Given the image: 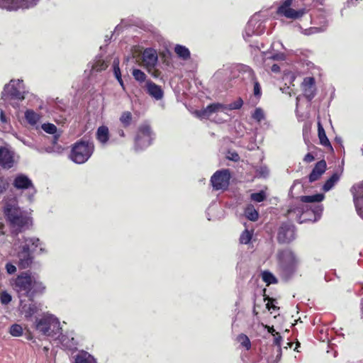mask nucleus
I'll use <instances>...</instances> for the list:
<instances>
[{"mask_svg":"<svg viewBox=\"0 0 363 363\" xmlns=\"http://www.w3.org/2000/svg\"><path fill=\"white\" fill-rule=\"evenodd\" d=\"M9 187V182L6 178L0 175V194H4Z\"/></svg>","mask_w":363,"mask_h":363,"instance_id":"nucleus-47","label":"nucleus"},{"mask_svg":"<svg viewBox=\"0 0 363 363\" xmlns=\"http://www.w3.org/2000/svg\"><path fill=\"white\" fill-rule=\"evenodd\" d=\"M26 93L23 80L11 79L4 86L2 96L4 100L22 101Z\"/></svg>","mask_w":363,"mask_h":363,"instance_id":"nucleus-7","label":"nucleus"},{"mask_svg":"<svg viewBox=\"0 0 363 363\" xmlns=\"http://www.w3.org/2000/svg\"><path fill=\"white\" fill-rule=\"evenodd\" d=\"M152 140L150 127L148 125H142L140 126L135 139V149L141 150L147 147L151 144Z\"/></svg>","mask_w":363,"mask_h":363,"instance_id":"nucleus-10","label":"nucleus"},{"mask_svg":"<svg viewBox=\"0 0 363 363\" xmlns=\"http://www.w3.org/2000/svg\"><path fill=\"white\" fill-rule=\"evenodd\" d=\"M326 169L327 164L325 160L318 162L308 176L309 182L312 183L318 180L325 173Z\"/></svg>","mask_w":363,"mask_h":363,"instance_id":"nucleus-22","label":"nucleus"},{"mask_svg":"<svg viewBox=\"0 0 363 363\" xmlns=\"http://www.w3.org/2000/svg\"><path fill=\"white\" fill-rule=\"evenodd\" d=\"M12 300L11 295L6 291H3L0 293V302L2 305L9 304Z\"/></svg>","mask_w":363,"mask_h":363,"instance_id":"nucleus-40","label":"nucleus"},{"mask_svg":"<svg viewBox=\"0 0 363 363\" xmlns=\"http://www.w3.org/2000/svg\"><path fill=\"white\" fill-rule=\"evenodd\" d=\"M328 22V21L326 19L325 16H324L323 21H320V23H323V25L321 27H312L308 29H305L303 33L305 35H308L313 33L322 32L325 30Z\"/></svg>","mask_w":363,"mask_h":363,"instance_id":"nucleus-30","label":"nucleus"},{"mask_svg":"<svg viewBox=\"0 0 363 363\" xmlns=\"http://www.w3.org/2000/svg\"><path fill=\"white\" fill-rule=\"evenodd\" d=\"M262 176L266 177V175L268 174V170L267 169H264L261 172Z\"/></svg>","mask_w":363,"mask_h":363,"instance_id":"nucleus-61","label":"nucleus"},{"mask_svg":"<svg viewBox=\"0 0 363 363\" xmlns=\"http://www.w3.org/2000/svg\"><path fill=\"white\" fill-rule=\"evenodd\" d=\"M18 140H20L21 143H23L25 145L29 147H31V148H34L35 147V145L33 144V143L29 140H26L23 137H21V136H19L17 135V133H13V134Z\"/></svg>","mask_w":363,"mask_h":363,"instance_id":"nucleus-49","label":"nucleus"},{"mask_svg":"<svg viewBox=\"0 0 363 363\" xmlns=\"http://www.w3.org/2000/svg\"><path fill=\"white\" fill-rule=\"evenodd\" d=\"M107 67L106 63L101 60H97L93 65V69L96 72H100L105 69Z\"/></svg>","mask_w":363,"mask_h":363,"instance_id":"nucleus-46","label":"nucleus"},{"mask_svg":"<svg viewBox=\"0 0 363 363\" xmlns=\"http://www.w3.org/2000/svg\"><path fill=\"white\" fill-rule=\"evenodd\" d=\"M261 276L262 280L267 284V286L277 283V278L269 271L262 272Z\"/></svg>","mask_w":363,"mask_h":363,"instance_id":"nucleus-34","label":"nucleus"},{"mask_svg":"<svg viewBox=\"0 0 363 363\" xmlns=\"http://www.w3.org/2000/svg\"><path fill=\"white\" fill-rule=\"evenodd\" d=\"M113 73L116 77V78H120L121 77V73L119 67V60L118 58H115L113 62Z\"/></svg>","mask_w":363,"mask_h":363,"instance_id":"nucleus-45","label":"nucleus"},{"mask_svg":"<svg viewBox=\"0 0 363 363\" xmlns=\"http://www.w3.org/2000/svg\"><path fill=\"white\" fill-rule=\"evenodd\" d=\"M301 88L305 97L308 100H311L315 94V85L314 78L306 77L301 84Z\"/></svg>","mask_w":363,"mask_h":363,"instance_id":"nucleus-21","label":"nucleus"},{"mask_svg":"<svg viewBox=\"0 0 363 363\" xmlns=\"http://www.w3.org/2000/svg\"><path fill=\"white\" fill-rule=\"evenodd\" d=\"M96 138L101 143H106L109 138L108 128L106 126H100L96 132Z\"/></svg>","mask_w":363,"mask_h":363,"instance_id":"nucleus-27","label":"nucleus"},{"mask_svg":"<svg viewBox=\"0 0 363 363\" xmlns=\"http://www.w3.org/2000/svg\"><path fill=\"white\" fill-rule=\"evenodd\" d=\"M213 113L221 115V118L217 121L218 123H223V121H226L229 116L227 113V106L219 103L210 104L206 108L196 111L197 116L201 118H209Z\"/></svg>","mask_w":363,"mask_h":363,"instance_id":"nucleus-8","label":"nucleus"},{"mask_svg":"<svg viewBox=\"0 0 363 363\" xmlns=\"http://www.w3.org/2000/svg\"><path fill=\"white\" fill-rule=\"evenodd\" d=\"M29 252H31V244H29Z\"/></svg>","mask_w":363,"mask_h":363,"instance_id":"nucleus-64","label":"nucleus"},{"mask_svg":"<svg viewBox=\"0 0 363 363\" xmlns=\"http://www.w3.org/2000/svg\"><path fill=\"white\" fill-rule=\"evenodd\" d=\"M333 343H330V344L329 345V347H330L332 350H333V351H334V357H336L337 356L338 352H337V350H335V349L333 347Z\"/></svg>","mask_w":363,"mask_h":363,"instance_id":"nucleus-59","label":"nucleus"},{"mask_svg":"<svg viewBox=\"0 0 363 363\" xmlns=\"http://www.w3.org/2000/svg\"><path fill=\"white\" fill-rule=\"evenodd\" d=\"M286 60V55L283 52H277V53H265L264 54V63L265 67L270 66L271 60L276 61H284Z\"/></svg>","mask_w":363,"mask_h":363,"instance_id":"nucleus-25","label":"nucleus"},{"mask_svg":"<svg viewBox=\"0 0 363 363\" xmlns=\"http://www.w3.org/2000/svg\"><path fill=\"white\" fill-rule=\"evenodd\" d=\"M253 94L254 96L259 99L262 95L261 86L259 83L255 80L254 81V88H253Z\"/></svg>","mask_w":363,"mask_h":363,"instance_id":"nucleus-48","label":"nucleus"},{"mask_svg":"<svg viewBox=\"0 0 363 363\" xmlns=\"http://www.w3.org/2000/svg\"><path fill=\"white\" fill-rule=\"evenodd\" d=\"M42 129L49 134H55L57 132V127L52 123H44L42 125Z\"/></svg>","mask_w":363,"mask_h":363,"instance_id":"nucleus-44","label":"nucleus"},{"mask_svg":"<svg viewBox=\"0 0 363 363\" xmlns=\"http://www.w3.org/2000/svg\"><path fill=\"white\" fill-rule=\"evenodd\" d=\"M132 74L134 79L139 82H143L146 79V74L140 69H133Z\"/></svg>","mask_w":363,"mask_h":363,"instance_id":"nucleus-39","label":"nucleus"},{"mask_svg":"<svg viewBox=\"0 0 363 363\" xmlns=\"http://www.w3.org/2000/svg\"><path fill=\"white\" fill-rule=\"evenodd\" d=\"M116 79L119 82L120 85L124 89V84H123V81L122 79V77L117 78Z\"/></svg>","mask_w":363,"mask_h":363,"instance_id":"nucleus-60","label":"nucleus"},{"mask_svg":"<svg viewBox=\"0 0 363 363\" xmlns=\"http://www.w3.org/2000/svg\"><path fill=\"white\" fill-rule=\"evenodd\" d=\"M230 179V174L228 169H221L216 172L211 179L213 189L224 190L228 188Z\"/></svg>","mask_w":363,"mask_h":363,"instance_id":"nucleus-12","label":"nucleus"},{"mask_svg":"<svg viewBox=\"0 0 363 363\" xmlns=\"http://www.w3.org/2000/svg\"><path fill=\"white\" fill-rule=\"evenodd\" d=\"M267 308L270 310L272 308V306H270V303H267Z\"/></svg>","mask_w":363,"mask_h":363,"instance_id":"nucleus-63","label":"nucleus"},{"mask_svg":"<svg viewBox=\"0 0 363 363\" xmlns=\"http://www.w3.org/2000/svg\"><path fill=\"white\" fill-rule=\"evenodd\" d=\"M74 363H97V362L94 356L82 350L75 356Z\"/></svg>","mask_w":363,"mask_h":363,"instance_id":"nucleus-24","label":"nucleus"},{"mask_svg":"<svg viewBox=\"0 0 363 363\" xmlns=\"http://www.w3.org/2000/svg\"><path fill=\"white\" fill-rule=\"evenodd\" d=\"M13 185L16 189H28L31 191V196L28 197L30 201L33 200V196L35 193L32 181L25 174H20L16 176L13 179Z\"/></svg>","mask_w":363,"mask_h":363,"instance_id":"nucleus-18","label":"nucleus"},{"mask_svg":"<svg viewBox=\"0 0 363 363\" xmlns=\"http://www.w3.org/2000/svg\"><path fill=\"white\" fill-rule=\"evenodd\" d=\"M21 246L28 247V250H29V244H31V253L37 251L38 250V253L43 254L46 252L45 244L38 238L31 237L26 238L22 236L20 238Z\"/></svg>","mask_w":363,"mask_h":363,"instance_id":"nucleus-19","label":"nucleus"},{"mask_svg":"<svg viewBox=\"0 0 363 363\" xmlns=\"http://www.w3.org/2000/svg\"><path fill=\"white\" fill-rule=\"evenodd\" d=\"M310 208L313 213L314 218L313 222H316L320 218L322 215L323 207L320 204L311 206ZM309 211L308 210V206H305L303 203H298L291 206L288 211L287 214L291 219L295 220L299 223H303L306 220H312L311 218L308 217Z\"/></svg>","mask_w":363,"mask_h":363,"instance_id":"nucleus-4","label":"nucleus"},{"mask_svg":"<svg viewBox=\"0 0 363 363\" xmlns=\"http://www.w3.org/2000/svg\"><path fill=\"white\" fill-rule=\"evenodd\" d=\"M230 158V160H232L233 161H238L240 157H239L238 154H237L236 152H233L231 154V157Z\"/></svg>","mask_w":363,"mask_h":363,"instance_id":"nucleus-58","label":"nucleus"},{"mask_svg":"<svg viewBox=\"0 0 363 363\" xmlns=\"http://www.w3.org/2000/svg\"><path fill=\"white\" fill-rule=\"evenodd\" d=\"M278 269L281 277L288 279L296 271L298 260L290 250H284L277 254Z\"/></svg>","mask_w":363,"mask_h":363,"instance_id":"nucleus-5","label":"nucleus"},{"mask_svg":"<svg viewBox=\"0 0 363 363\" xmlns=\"http://www.w3.org/2000/svg\"><path fill=\"white\" fill-rule=\"evenodd\" d=\"M265 25L259 13L255 14L248 21L243 34L245 40L252 35H259L264 32Z\"/></svg>","mask_w":363,"mask_h":363,"instance_id":"nucleus-9","label":"nucleus"},{"mask_svg":"<svg viewBox=\"0 0 363 363\" xmlns=\"http://www.w3.org/2000/svg\"><path fill=\"white\" fill-rule=\"evenodd\" d=\"M5 269L8 274H13L16 272V267L11 263H7Z\"/></svg>","mask_w":363,"mask_h":363,"instance_id":"nucleus-50","label":"nucleus"},{"mask_svg":"<svg viewBox=\"0 0 363 363\" xmlns=\"http://www.w3.org/2000/svg\"><path fill=\"white\" fill-rule=\"evenodd\" d=\"M237 341L246 350H250L251 347V342L249 337L245 334H240L237 337Z\"/></svg>","mask_w":363,"mask_h":363,"instance_id":"nucleus-35","label":"nucleus"},{"mask_svg":"<svg viewBox=\"0 0 363 363\" xmlns=\"http://www.w3.org/2000/svg\"><path fill=\"white\" fill-rule=\"evenodd\" d=\"M245 215L247 218L255 221L258 218V212L252 205H248L245 209Z\"/></svg>","mask_w":363,"mask_h":363,"instance_id":"nucleus-31","label":"nucleus"},{"mask_svg":"<svg viewBox=\"0 0 363 363\" xmlns=\"http://www.w3.org/2000/svg\"><path fill=\"white\" fill-rule=\"evenodd\" d=\"M174 52L179 58L184 60H186L190 58V51L184 45H177L174 47Z\"/></svg>","mask_w":363,"mask_h":363,"instance_id":"nucleus-28","label":"nucleus"},{"mask_svg":"<svg viewBox=\"0 0 363 363\" xmlns=\"http://www.w3.org/2000/svg\"><path fill=\"white\" fill-rule=\"evenodd\" d=\"M274 338V344L278 346L279 347H281V342L282 340L281 336L279 334V333H276Z\"/></svg>","mask_w":363,"mask_h":363,"instance_id":"nucleus-51","label":"nucleus"},{"mask_svg":"<svg viewBox=\"0 0 363 363\" xmlns=\"http://www.w3.org/2000/svg\"><path fill=\"white\" fill-rule=\"evenodd\" d=\"M252 239V233L245 230L240 235V241L242 244H248Z\"/></svg>","mask_w":363,"mask_h":363,"instance_id":"nucleus-42","label":"nucleus"},{"mask_svg":"<svg viewBox=\"0 0 363 363\" xmlns=\"http://www.w3.org/2000/svg\"><path fill=\"white\" fill-rule=\"evenodd\" d=\"M242 69L244 72H247L250 77L254 78V72L250 67L243 65Z\"/></svg>","mask_w":363,"mask_h":363,"instance_id":"nucleus-52","label":"nucleus"},{"mask_svg":"<svg viewBox=\"0 0 363 363\" xmlns=\"http://www.w3.org/2000/svg\"><path fill=\"white\" fill-rule=\"evenodd\" d=\"M141 65L145 67L148 72H151L158 62V55L156 50L146 48L142 53Z\"/></svg>","mask_w":363,"mask_h":363,"instance_id":"nucleus-15","label":"nucleus"},{"mask_svg":"<svg viewBox=\"0 0 363 363\" xmlns=\"http://www.w3.org/2000/svg\"><path fill=\"white\" fill-rule=\"evenodd\" d=\"M242 104H243V101H242V99L239 98L234 102H233L228 105H225V106H227V111H229V110L240 109L242 107Z\"/></svg>","mask_w":363,"mask_h":363,"instance_id":"nucleus-43","label":"nucleus"},{"mask_svg":"<svg viewBox=\"0 0 363 363\" xmlns=\"http://www.w3.org/2000/svg\"><path fill=\"white\" fill-rule=\"evenodd\" d=\"M252 118L258 123H260L265 118V114L262 108L258 107L255 109L252 113Z\"/></svg>","mask_w":363,"mask_h":363,"instance_id":"nucleus-38","label":"nucleus"},{"mask_svg":"<svg viewBox=\"0 0 363 363\" xmlns=\"http://www.w3.org/2000/svg\"><path fill=\"white\" fill-rule=\"evenodd\" d=\"M271 71L274 73H279L280 72V67L277 64H273L271 66Z\"/></svg>","mask_w":363,"mask_h":363,"instance_id":"nucleus-55","label":"nucleus"},{"mask_svg":"<svg viewBox=\"0 0 363 363\" xmlns=\"http://www.w3.org/2000/svg\"><path fill=\"white\" fill-rule=\"evenodd\" d=\"M324 198L323 194H316L311 196H302L300 197V201L302 203H320Z\"/></svg>","mask_w":363,"mask_h":363,"instance_id":"nucleus-29","label":"nucleus"},{"mask_svg":"<svg viewBox=\"0 0 363 363\" xmlns=\"http://www.w3.org/2000/svg\"><path fill=\"white\" fill-rule=\"evenodd\" d=\"M0 121L2 123H6L9 121V118L6 117L4 112L1 109H0Z\"/></svg>","mask_w":363,"mask_h":363,"instance_id":"nucleus-54","label":"nucleus"},{"mask_svg":"<svg viewBox=\"0 0 363 363\" xmlns=\"http://www.w3.org/2000/svg\"><path fill=\"white\" fill-rule=\"evenodd\" d=\"M34 327L37 331L43 335L64 341L60 322L52 314L45 313L40 318H36L34 322Z\"/></svg>","mask_w":363,"mask_h":363,"instance_id":"nucleus-3","label":"nucleus"},{"mask_svg":"<svg viewBox=\"0 0 363 363\" xmlns=\"http://www.w3.org/2000/svg\"><path fill=\"white\" fill-rule=\"evenodd\" d=\"M39 0H0V7L9 11L28 9L35 6Z\"/></svg>","mask_w":363,"mask_h":363,"instance_id":"nucleus-14","label":"nucleus"},{"mask_svg":"<svg viewBox=\"0 0 363 363\" xmlns=\"http://www.w3.org/2000/svg\"><path fill=\"white\" fill-rule=\"evenodd\" d=\"M4 212L9 221L12 233L16 235L32 225V219L24 211H22L16 201L7 202L4 206Z\"/></svg>","mask_w":363,"mask_h":363,"instance_id":"nucleus-2","label":"nucleus"},{"mask_svg":"<svg viewBox=\"0 0 363 363\" xmlns=\"http://www.w3.org/2000/svg\"><path fill=\"white\" fill-rule=\"evenodd\" d=\"M281 46V48H284L283 44L280 41L274 42L272 44V48L274 49L275 48H277L278 46Z\"/></svg>","mask_w":363,"mask_h":363,"instance_id":"nucleus-57","label":"nucleus"},{"mask_svg":"<svg viewBox=\"0 0 363 363\" xmlns=\"http://www.w3.org/2000/svg\"><path fill=\"white\" fill-rule=\"evenodd\" d=\"M318 138L321 145L324 146H330V141L328 139L324 128L320 123L318 125Z\"/></svg>","mask_w":363,"mask_h":363,"instance_id":"nucleus-33","label":"nucleus"},{"mask_svg":"<svg viewBox=\"0 0 363 363\" xmlns=\"http://www.w3.org/2000/svg\"><path fill=\"white\" fill-rule=\"evenodd\" d=\"M132 113L130 111H124L120 117V121L124 127H128L132 121Z\"/></svg>","mask_w":363,"mask_h":363,"instance_id":"nucleus-36","label":"nucleus"},{"mask_svg":"<svg viewBox=\"0 0 363 363\" xmlns=\"http://www.w3.org/2000/svg\"><path fill=\"white\" fill-rule=\"evenodd\" d=\"M264 328L267 329V331L271 333L272 335H275V333L277 332H275V330L274 329V328L272 326H269V325H264Z\"/></svg>","mask_w":363,"mask_h":363,"instance_id":"nucleus-56","label":"nucleus"},{"mask_svg":"<svg viewBox=\"0 0 363 363\" xmlns=\"http://www.w3.org/2000/svg\"><path fill=\"white\" fill-rule=\"evenodd\" d=\"M94 151V145L92 142L81 140L72 145L69 158L76 164H84L91 157Z\"/></svg>","mask_w":363,"mask_h":363,"instance_id":"nucleus-6","label":"nucleus"},{"mask_svg":"<svg viewBox=\"0 0 363 363\" xmlns=\"http://www.w3.org/2000/svg\"><path fill=\"white\" fill-rule=\"evenodd\" d=\"M266 197L267 195L264 191H260L257 193H253L250 196L251 199L255 202H262L265 200Z\"/></svg>","mask_w":363,"mask_h":363,"instance_id":"nucleus-41","label":"nucleus"},{"mask_svg":"<svg viewBox=\"0 0 363 363\" xmlns=\"http://www.w3.org/2000/svg\"><path fill=\"white\" fill-rule=\"evenodd\" d=\"M314 160H315L314 156L311 153L306 154L303 158V161L307 163H310V162H313Z\"/></svg>","mask_w":363,"mask_h":363,"instance_id":"nucleus-53","label":"nucleus"},{"mask_svg":"<svg viewBox=\"0 0 363 363\" xmlns=\"http://www.w3.org/2000/svg\"><path fill=\"white\" fill-rule=\"evenodd\" d=\"M11 286L18 294L19 299L23 297L34 298L37 295L42 294L45 290L44 284L36 277L28 272H22L11 280Z\"/></svg>","mask_w":363,"mask_h":363,"instance_id":"nucleus-1","label":"nucleus"},{"mask_svg":"<svg viewBox=\"0 0 363 363\" xmlns=\"http://www.w3.org/2000/svg\"><path fill=\"white\" fill-rule=\"evenodd\" d=\"M339 175L337 174H334L330 179H328L324 185L323 186V190L324 191H330L334 185L338 182Z\"/></svg>","mask_w":363,"mask_h":363,"instance_id":"nucleus-32","label":"nucleus"},{"mask_svg":"<svg viewBox=\"0 0 363 363\" xmlns=\"http://www.w3.org/2000/svg\"><path fill=\"white\" fill-rule=\"evenodd\" d=\"M15 164V152L8 145L0 147V167L9 169Z\"/></svg>","mask_w":363,"mask_h":363,"instance_id":"nucleus-16","label":"nucleus"},{"mask_svg":"<svg viewBox=\"0 0 363 363\" xmlns=\"http://www.w3.org/2000/svg\"><path fill=\"white\" fill-rule=\"evenodd\" d=\"M147 91L149 95L156 100H160L163 97V91L161 87L155 83L147 81L146 83Z\"/></svg>","mask_w":363,"mask_h":363,"instance_id":"nucleus-23","label":"nucleus"},{"mask_svg":"<svg viewBox=\"0 0 363 363\" xmlns=\"http://www.w3.org/2000/svg\"><path fill=\"white\" fill-rule=\"evenodd\" d=\"M15 250L17 252L18 265L22 269L28 268L33 262L32 253L28 250V247L21 246V240L18 238L13 242Z\"/></svg>","mask_w":363,"mask_h":363,"instance_id":"nucleus-11","label":"nucleus"},{"mask_svg":"<svg viewBox=\"0 0 363 363\" xmlns=\"http://www.w3.org/2000/svg\"><path fill=\"white\" fill-rule=\"evenodd\" d=\"M23 333V328L19 324H13L9 329V333L13 337H21Z\"/></svg>","mask_w":363,"mask_h":363,"instance_id":"nucleus-37","label":"nucleus"},{"mask_svg":"<svg viewBox=\"0 0 363 363\" xmlns=\"http://www.w3.org/2000/svg\"><path fill=\"white\" fill-rule=\"evenodd\" d=\"M40 310V304L35 302L33 298L28 301L20 299L19 311L27 320H32L35 314Z\"/></svg>","mask_w":363,"mask_h":363,"instance_id":"nucleus-13","label":"nucleus"},{"mask_svg":"<svg viewBox=\"0 0 363 363\" xmlns=\"http://www.w3.org/2000/svg\"><path fill=\"white\" fill-rule=\"evenodd\" d=\"M25 118L26 121L30 125H36L40 119V115L38 113L35 112L32 109H28L25 112Z\"/></svg>","mask_w":363,"mask_h":363,"instance_id":"nucleus-26","label":"nucleus"},{"mask_svg":"<svg viewBox=\"0 0 363 363\" xmlns=\"http://www.w3.org/2000/svg\"><path fill=\"white\" fill-rule=\"evenodd\" d=\"M118 134H119V135H120V136H121V137H124V136H125V133H124V131H123V130H120L118 131Z\"/></svg>","mask_w":363,"mask_h":363,"instance_id":"nucleus-62","label":"nucleus"},{"mask_svg":"<svg viewBox=\"0 0 363 363\" xmlns=\"http://www.w3.org/2000/svg\"><path fill=\"white\" fill-rule=\"evenodd\" d=\"M352 189L357 211L363 218V183L354 186Z\"/></svg>","mask_w":363,"mask_h":363,"instance_id":"nucleus-20","label":"nucleus"},{"mask_svg":"<svg viewBox=\"0 0 363 363\" xmlns=\"http://www.w3.org/2000/svg\"><path fill=\"white\" fill-rule=\"evenodd\" d=\"M295 227L289 223H283L279 228L277 240L281 243H289L295 239Z\"/></svg>","mask_w":363,"mask_h":363,"instance_id":"nucleus-17","label":"nucleus"}]
</instances>
